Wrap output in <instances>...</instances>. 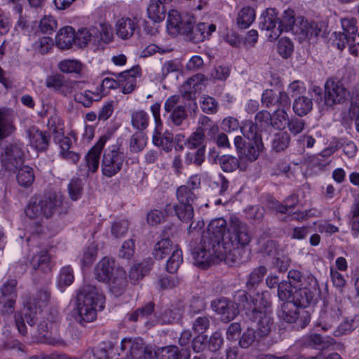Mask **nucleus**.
<instances>
[{
	"instance_id": "obj_36",
	"label": "nucleus",
	"mask_w": 359,
	"mask_h": 359,
	"mask_svg": "<svg viewBox=\"0 0 359 359\" xmlns=\"http://www.w3.org/2000/svg\"><path fill=\"white\" fill-rule=\"evenodd\" d=\"M57 67L62 73L81 74L85 65L79 60L65 59L58 63Z\"/></svg>"
},
{
	"instance_id": "obj_2",
	"label": "nucleus",
	"mask_w": 359,
	"mask_h": 359,
	"mask_svg": "<svg viewBox=\"0 0 359 359\" xmlns=\"http://www.w3.org/2000/svg\"><path fill=\"white\" fill-rule=\"evenodd\" d=\"M201 187V178L198 175L189 177L186 184L179 187L176 190V197L180 203L167 204L164 208L166 215H176L184 222H190L194 216V204L198 198Z\"/></svg>"
},
{
	"instance_id": "obj_32",
	"label": "nucleus",
	"mask_w": 359,
	"mask_h": 359,
	"mask_svg": "<svg viewBox=\"0 0 359 359\" xmlns=\"http://www.w3.org/2000/svg\"><path fill=\"white\" fill-rule=\"evenodd\" d=\"M136 27L137 25L133 20L123 18L116 22V33L122 39H127L133 36Z\"/></svg>"
},
{
	"instance_id": "obj_21",
	"label": "nucleus",
	"mask_w": 359,
	"mask_h": 359,
	"mask_svg": "<svg viewBox=\"0 0 359 359\" xmlns=\"http://www.w3.org/2000/svg\"><path fill=\"white\" fill-rule=\"evenodd\" d=\"M142 71L140 66H135L130 69L118 74L120 87L122 93L129 94L137 87V80L141 78Z\"/></svg>"
},
{
	"instance_id": "obj_15",
	"label": "nucleus",
	"mask_w": 359,
	"mask_h": 359,
	"mask_svg": "<svg viewBox=\"0 0 359 359\" xmlns=\"http://www.w3.org/2000/svg\"><path fill=\"white\" fill-rule=\"evenodd\" d=\"M348 95L347 89L339 81L328 79L325 84V103L327 106L342 103Z\"/></svg>"
},
{
	"instance_id": "obj_30",
	"label": "nucleus",
	"mask_w": 359,
	"mask_h": 359,
	"mask_svg": "<svg viewBox=\"0 0 359 359\" xmlns=\"http://www.w3.org/2000/svg\"><path fill=\"white\" fill-rule=\"evenodd\" d=\"M102 97V93L97 87L94 90H85L74 95L75 100L85 107H90L94 102H98Z\"/></svg>"
},
{
	"instance_id": "obj_9",
	"label": "nucleus",
	"mask_w": 359,
	"mask_h": 359,
	"mask_svg": "<svg viewBox=\"0 0 359 359\" xmlns=\"http://www.w3.org/2000/svg\"><path fill=\"white\" fill-rule=\"evenodd\" d=\"M60 317L57 311L47 313L41 320L38 325V334L42 343L53 346L62 344V341L57 338Z\"/></svg>"
},
{
	"instance_id": "obj_64",
	"label": "nucleus",
	"mask_w": 359,
	"mask_h": 359,
	"mask_svg": "<svg viewBox=\"0 0 359 359\" xmlns=\"http://www.w3.org/2000/svg\"><path fill=\"white\" fill-rule=\"evenodd\" d=\"M287 126L292 135H297L304 130L306 122L299 118L292 117L287 122Z\"/></svg>"
},
{
	"instance_id": "obj_27",
	"label": "nucleus",
	"mask_w": 359,
	"mask_h": 359,
	"mask_svg": "<svg viewBox=\"0 0 359 359\" xmlns=\"http://www.w3.org/2000/svg\"><path fill=\"white\" fill-rule=\"evenodd\" d=\"M114 261L104 257L99 262L95 268V277L99 281L105 282L110 280L115 274Z\"/></svg>"
},
{
	"instance_id": "obj_53",
	"label": "nucleus",
	"mask_w": 359,
	"mask_h": 359,
	"mask_svg": "<svg viewBox=\"0 0 359 359\" xmlns=\"http://www.w3.org/2000/svg\"><path fill=\"white\" fill-rule=\"evenodd\" d=\"M147 144V140L142 133H135L130 140V149L132 152H139L142 150Z\"/></svg>"
},
{
	"instance_id": "obj_3",
	"label": "nucleus",
	"mask_w": 359,
	"mask_h": 359,
	"mask_svg": "<svg viewBox=\"0 0 359 359\" xmlns=\"http://www.w3.org/2000/svg\"><path fill=\"white\" fill-rule=\"evenodd\" d=\"M104 297L93 285L84 284L76 291L74 317L81 325L93 322L97 318V312L102 310Z\"/></svg>"
},
{
	"instance_id": "obj_44",
	"label": "nucleus",
	"mask_w": 359,
	"mask_h": 359,
	"mask_svg": "<svg viewBox=\"0 0 359 359\" xmlns=\"http://www.w3.org/2000/svg\"><path fill=\"white\" fill-rule=\"evenodd\" d=\"M149 122V116L143 110H137L131 114L132 126L139 130H143L147 128Z\"/></svg>"
},
{
	"instance_id": "obj_13",
	"label": "nucleus",
	"mask_w": 359,
	"mask_h": 359,
	"mask_svg": "<svg viewBox=\"0 0 359 359\" xmlns=\"http://www.w3.org/2000/svg\"><path fill=\"white\" fill-rule=\"evenodd\" d=\"M122 351L128 350L132 359H152L151 347L145 344L140 338L123 339L121 343Z\"/></svg>"
},
{
	"instance_id": "obj_39",
	"label": "nucleus",
	"mask_w": 359,
	"mask_h": 359,
	"mask_svg": "<svg viewBox=\"0 0 359 359\" xmlns=\"http://www.w3.org/2000/svg\"><path fill=\"white\" fill-rule=\"evenodd\" d=\"M293 111L299 116H303L309 113L313 108V102L311 98L305 96H299L293 102Z\"/></svg>"
},
{
	"instance_id": "obj_34",
	"label": "nucleus",
	"mask_w": 359,
	"mask_h": 359,
	"mask_svg": "<svg viewBox=\"0 0 359 359\" xmlns=\"http://www.w3.org/2000/svg\"><path fill=\"white\" fill-rule=\"evenodd\" d=\"M335 35L334 43L339 50H342L348 46L350 53L352 55H358L359 50L356 43H358V41H355L353 36L346 35L343 32L335 33Z\"/></svg>"
},
{
	"instance_id": "obj_22",
	"label": "nucleus",
	"mask_w": 359,
	"mask_h": 359,
	"mask_svg": "<svg viewBox=\"0 0 359 359\" xmlns=\"http://www.w3.org/2000/svg\"><path fill=\"white\" fill-rule=\"evenodd\" d=\"M109 137L107 135L100 137L96 144L89 150L86 156V165L88 168L86 175L90 172H97L99 167L100 153L105 146Z\"/></svg>"
},
{
	"instance_id": "obj_60",
	"label": "nucleus",
	"mask_w": 359,
	"mask_h": 359,
	"mask_svg": "<svg viewBox=\"0 0 359 359\" xmlns=\"http://www.w3.org/2000/svg\"><path fill=\"white\" fill-rule=\"evenodd\" d=\"M97 248L93 245H89L83 252V255L81 259L83 266H88L92 264L97 257Z\"/></svg>"
},
{
	"instance_id": "obj_46",
	"label": "nucleus",
	"mask_w": 359,
	"mask_h": 359,
	"mask_svg": "<svg viewBox=\"0 0 359 359\" xmlns=\"http://www.w3.org/2000/svg\"><path fill=\"white\" fill-rule=\"evenodd\" d=\"M290 136L287 132H279L274 135L272 140V148L276 151H281L288 147Z\"/></svg>"
},
{
	"instance_id": "obj_18",
	"label": "nucleus",
	"mask_w": 359,
	"mask_h": 359,
	"mask_svg": "<svg viewBox=\"0 0 359 359\" xmlns=\"http://www.w3.org/2000/svg\"><path fill=\"white\" fill-rule=\"evenodd\" d=\"M16 116V113L11 108L0 107V142L6 140L15 133Z\"/></svg>"
},
{
	"instance_id": "obj_45",
	"label": "nucleus",
	"mask_w": 359,
	"mask_h": 359,
	"mask_svg": "<svg viewBox=\"0 0 359 359\" xmlns=\"http://www.w3.org/2000/svg\"><path fill=\"white\" fill-rule=\"evenodd\" d=\"M34 174L33 169L28 166H22L18 172L17 180L18 184L25 187L30 186L34 181Z\"/></svg>"
},
{
	"instance_id": "obj_1",
	"label": "nucleus",
	"mask_w": 359,
	"mask_h": 359,
	"mask_svg": "<svg viewBox=\"0 0 359 359\" xmlns=\"http://www.w3.org/2000/svg\"><path fill=\"white\" fill-rule=\"evenodd\" d=\"M224 218L212 220L193 255L196 264L208 268L212 264L231 259L239 262L240 250L250 244L252 236L248 226L236 217H231L226 230Z\"/></svg>"
},
{
	"instance_id": "obj_26",
	"label": "nucleus",
	"mask_w": 359,
	"mask_h": 359,
	"mask_svg": "<svg viewBox=\"0 0 359 359\" xmlns=\"http://www.w3.org/2000/svg\"><path fill=\"white\" fill-rule=\"evenodd\" d=\"M162 127H155L152 142L156 147H161L165 151L169 152L173 147V134L169 130L162 133Z\"/></svg>"
},
{
	"instance_id": "obj_59",
	"label": "nucleus",
	"mask_w": 359,
	"mask_h": 359,
	"mask_svg": "<svg viewBox=\"0 0 359 359\" xmlns=\"http://www.w3.org/2000/svg\"><path fill=\"white\" fill-rule=\"evenodd\" d=\"M202 111L206 114H215L217 111L218 104L212 97L203 95L200 101Z\"/></svg>"
},
{
	"instance_id": "obj_5",
	"label": "nucleus",
	"mask_w": 359,
	"mask_h": 359,
	"mask_svg": "<svg viewBox=\"0 0 359 359\" xmlns=\"http://www.w3.org/2000/svg\"><path fill=\"white\" fill-rule=\"evenodd\" d=\"M252 303L253 309L245 312L246 316L252 323H256L257 337H266L270 334L273 326L271 304L264 296H258Z\"/></svg>"
},
{
	"instance_id": "obj_25",
	"label": "nucleus",
	"mask_w": 359,
	"mask_h": 359,
	"mask_svg": "<svg viewBox=\"0 0 359 359\" xmlns=\"http://www.w3.org/2000/svg\"><path fill=\"white\" fill-rule=\"evenodd\" d=\"M215 30L216 25L215 24L200 22L195 28L193 27L190 34L187 36L193 42L198 43L208 39Z\"/></svg>"
},
{
	"instance_id": "obj_7",
	"label": "nucleus",
	"mask_w": 359,
	"mask_h": 359,
	"mask_svg": "<svg viewBox=\"0 0 359 359\" xmlns=\"http://www.w3.org/2000/svg\"><path fill=\"white\" fill-rule=\"evenodd\" d=\"M112 34L110 26L105 22L96 23L89 27L81 28L76 33V42L81 48L92 43L97 45L100 41L109 43Z\"/></svg>"
},
{
	"instance_id": "obj_58",
	"label": "nucleus",
	"mask_w": 359,
	"mask_h": 359,
	"mask_svg": "<svg viewBox=\"0 0 359 359\" xmlns=\"http://www.w3.org/2000/svg\"><path fill=\"white\" fill-rule=\"evenodd\" d=\"M17 280L15 279H8L4 282L1 287V297L17 298Z\"/></svg>"
},
{
	"instance_id": "obj_37",
	"label": "nucleus",
	"mask_w": 359,
	"mask_h": 359,
	"mask_svg": "<svg viewBox=\"0 0 359 359\" xmlns=\"http://www.w3.org/2000/svg\"><path fill=\"white\" fill-rule=\"evenodd\" d=\"M148 17L155 22L163 21L165 17V8L163 3L151 0L147 8Z\"/></svg>"
},
{
	"instance_id": "obj_42",
	"label": "nucleus",
	"mask_w": 359,
	"mask_h": 359,
	"mask_svg": "<svg viewBox=\"0 0 359 359\" xmlns=\"http://www.w3.org/2000/svg\"><path fill=\"white\" fill-rule=\"evenodd\" d=\"M255 19V12L253 8L247 6L243 8L238 13L237 23L241 29L248 28Z\"/></svg>"
},
{
	"instance_id": "obj_4",
	"label": "nucleus",
	"mask_w": 359,
	"mask_h": 359,
	"mask_svg": "<svg viewBox=\"0 0 359 359\" xmlns=\"http://www.w3.org/2000/svg\"><path fill=\"white\" fill-rule=\"evenodd\" d=\"M50 299V292L47 288L39 290L34 297L27 296L23 304L25 309L24 318L21 314L15 315L16 327L20 334H26L27 330L25 322L30 325H35L37 320V309L46 306Z\"/></svg>"
},
{
	"instance_id": "obj_23",
	"label": "nucleus",
	"mask_w": 359,
	"mask_h": 359,
	"mask_svg": "<svg viewBox=\"0 0 359 359\" xmlns=\"http://www.w3.org/2000/svg\"><path fill=\"white\" fill-rule=\"evenodd\" d=\"M76 43V32L73 27L65 26L57 32L55 36V45L58 48L69 49Z\"/></svg>"
},
{
	"instance_id": "obj_16",
	"label": "nucleus",
	"mask_w": 359,
	"mask_h": 359,
	"mask_svg": "<svg viewBox=\"0 0 359 359\" xmlns=\"http://www.w3.org/2000/svg\"><path fill=\"white\" fill-rule=\"evenodd\" d=\"M25 135L28 145L36 151L43 152L48 149L51 138L48 132L32 126L26 130Z\"/></svg>"
},
{
	"instance_id": "obj_40",
	"label": "nucleus",
	"mask_w": 359,
	"mask_h": 359,
	"mask_svg": "<svg viewBox=\"0 0 359 359\" xmlns=\"http://www.w3.org/2000/svg\"><path fill=\"white\" fill-rule=\"evenodd\" d=\"M74 280V274L71 266H65L61 268L57 280V286L60 290L72 284Z\"/></svg>"
},
{
	"instance_id": "obj_52",
	"label": "nucleus",
	"mask_w": 359,
	"mask_h": 359,
	"mask_svg": "<svg viewBox=\"0 0 359 359\" xmlns=\"http://www.w3.org/2000/svg\"><path fill=\"white\" fill-rule=\"evenodd\" d=\"M298 203V197L296 195H291L284 201V204L278 201L273 202L272 208L281 213H286L288 209H292Z\"/></svg>"
},
{
	"instance_id": "obj_41",
	"label": "nucleus",
	"mask_w": 359,
	"mask_h": 359,
	"mask_svg": "<svg viewBox=\"0 0 359 359\" xmlns=\"http://www.w3.org/2000/svg\"><path fill=\"white\" fill-rule=\"evenodd\" d=\"M267 271V268L264 266L255 268L248 276L246 283L247 287L248 289L257 287L262 282Z\"/></svg>"
},
{
	"instance_id": "obj_19",
	"label": "nucleus",
	"mask_w": 359,
	"mask_h": 359,
	"mask_svg": "<svg viewBox=\"0 0 359 359\" xmlns=\"http://www.w3.org/2000/svg\"><path fill=\"white\" fill-rule=\"evenodd\" d=\"M291 100L288 93L285 91L280 92L279 107L274 111L271 118V124L273 128H284L289 121L287 110L290 109Z\"/></svg>"
},
{
	"instance_id": "obj_62",
	"label": "nucleus",
	"mask_w": 359,
	"mask_h": 359,
	"mask_svg": "<svg viewBox=\"0 0 359 359\" xmlns=\"http://www.w3.org/2000/svg\"><path fill=\"white\" fill-rule=\"evenodd\" d=\"M55 19L51 15H44L40 20L39 29L43 33L50 34L57 28Z\"/></svg>"
},
{
	"instance_id": "obj_50",
	"label": "nucleus",
	"mask_w": 359,
	"mask_h": 359,
	"mask_svg": "<svg viewBox=\"0 0 359 359\" xmlns=\"http://www.w3.org/2000/svg\"><path fill=\"white\" fill-rule=\"evenodd\" d=\"M154 309V304L149 302L144 306L137 309L131 313L129 316V319L133 322L137 321L138 320L147 319L152 314Z\"/></svg>"
},
{
	"instance_id": "obj_38",
	"label": "nucleus",
	"mask_w": 359,
	"mask_h": 359,
	"mask_svg": "<svg viewBox=\"0 0 359 359\" xmlns=\"http://www.w3.org/2000/svg\"><path fill=\"white\" fill-rule=\"evenodd\" d=\"M175 248L169 238H162L155 244L153 255L156 259H163Z\"/></svg>"
},
{
	"instance_id": "obj_61",
	"label": "nucleus",
	"mask_w": 359,
	"mask_h": 359,
	"mask_svg": "<svg viewBox=\"0 0 359 359\" xmlns=\"http://www.w3.org/2000/svg\"><path fill=\"white\" fill-rule=\"evenodd\" d=\"M280 94L277 95L275 92L271 89L264 91L262 95V103L266 107H271L277 105L279 107Z\"/></svg>"
},
{
	"instance_id": "obj_28",
	"label": "nucleus",
	"mask_w": 359,
	"mask_h": 359,
	"mask_svg": "<svg viewBox=\"0 0 359 359\" xmlns=\"http://www.w3.org/2000/svg\"><path fill=\"white\" fill-rule=\"evenodd\" d=\"M109 290L116 297L121 295L127 285L126 273L122 269H116L115 274L110 278Z\"/></svg>"
},
{
	"instance_id": "obj_8",
	"label": "nucleus",
	"mask_w": 359,
	"mask_h": 359,
	"mask_svg": "<svg viewBox=\"0 0 359 359\" xmlns=\"http://www.w3.org/2000/svg\"><path fill=\"white\" fill-rule=\"evenodd\" d=\"M2 149V163L9 170H17L24 162V143L19 139L12 138L11 141L0 142Z\"/></svg>"
},
{
	"instance_id": "obj_54",
	"label": "nucleus",
	"mask_w": 359,
	"mask_h": 359,
	"mask_svg": "<svg viewBox=\"0 0 359 359\" xmlns=\"http://www.w3.org/2000/svg\"><path fill=\"white\" fill-rule=\"evenodd\" d=\"M258 296H261L260 294H257L256 297H254L251 302L248 301L247 294L245 291H239L235 296V304L238 307H241L243 309L246 310V312L252 311L253 309V303L252 302L258 298Z\"/></svg>"
},
{
	"instance_id": "obj_56",
	"label": "nucleus",
	"mask_w": 359,
	"mask_h": 359,
	"mask_svg": "<svg viewBox=\"0 0 359 359\" xmlns=\"http://www.w3.org/2000/svg\"><path fill=\"white\" fill-rule=\"evenodd\" d=\"M219 163L224 172H233L238 166L237 158L230 155H224L219 158Z\"/></svg>"
},
{
	"instance_id": "obj_11",
	"label": "nucleus",
	"mask_w": 359,
	"mask_h": 359,
	"mask_svg": "<svg viewBox=\"0 0 359 359\" xmlns=\"http://www.w3.org/2000/svg\"><path fill=\"white\" fill-rule=\"evenodd\" d=\"M195 21L191 15H182L177 10H171L168 15L167 29L168 33L172 36H176L178 34L188 35Z\"/></svg>"
},
{
	"instance_id": "obj_24",
	"label": "nucleus",
	"mask_w": 359,
	"mask_h": 359,
	"mask_svg": "<svg viewBox=\"0 0 359 359\" xmlns=\"http://www.w3.org/2000/svg\"><path fill=\"white\" fill-rule=\"evenodd\" d=\"M156 359H189L190 351L187 348L180 350L176 346L162 347L156 353Z\"/></svg>"
},
{
	"instance_id": "obj_35",
	"label": "nucleus",
	"mask_w": 359,
	"mask_h": 359,
	"mask_svg": "<svg viewBox=\"0 0 359 359\" xmlns=\"http://www.w3.org/2000/svg\"><path fill=\"white\" fill-rule=\"evenodd\" d=\"M204 76L197 74L189 79L181 88V93L186 100H194L197 90L198 83L201 81Z\"/></svg>"
},
{
	"instance_id": "obj_20",
	"label": "nucleus",
	"mask_w": 359,
	"mask_h": 359,
	"mask_svg": "<svg viewBox=\"0 0 359 359\" xmlns=\"http://www.w3.org/2000/svg\"><path fill=\"white\" fill-rule=\"evenodd\" d=\"M212 309L220 316L221 320L229 322L234 319L239 311L236 304L227 299H218L211 304Z\"/></svg>"
},
{
	"instance_id": "obj_33",
	"label": "nucleus",
	"mask_w": 359,
	"mask_h": 359,
	"mask_svg": "<svg viewBox=\"0 0 359 359\" xmlns=\"http://www.w3.org/2000/svg\"><path fill=\"white\" fill-rule=\"evenodd\" d=\"M152 266L151 259L134 264L129 272V278L133 284H136L149 272Z\"/></svg>"
},
{
	"instance_id": "obj_48",
	"label": "nucleus",
	"mask_w": 359,
	"mask_h": 359,
	"mask_svg": "<svg viewBox=\"0 0 359 359\" xmlns=\"http://www.w3.org/2000/svg\"><path fill=\"white\" fill-rule=\"evenodd\" d=\"M241 131L243 137L248 141L262 140L261 135L257 132V127L252 121H245L241 127Z\"/></svg>"
},
{
	"instance_id": "obj_63",
	"label": "nucleus",
	"mask_w": 359,
	"mask_h": 359,
	"mask_svg": "<svg viewBox=\"0 0 359 359\" xmlns=\"http://www.w3.org/2000/svg\"><path fill=\"white\" fill-rule=\"evenodd\" d=\"M53 40L48 36L39 38L33 44L34 49L41 54H45L49 52L52 48Z\"/></svg>"
},
{
	"instance_id": "obj_31",
	"label": "nucleus",
	"mask_w": 359,
	"mask_h": 359,
	"mask_svg": "<svg viewBox=\"0 0 359 359\" xmlns=\"http://www.w3.org/2000/svg\"><path fill=\"white\" fill-rule=\"evenodd\" d=\"M297 306H298L292 302L283 303L278 313L279 318L288 323L296 322L299 317Z\"/></svg>"
},
{
	"instance_id": "obj_47",
	"label": "nucleus",
	"mask_w": 359,
	"mask_h": 359,
	"mask_svg": "<svg viewBox=\"0 0 359 359\" xmlns=\"http://www.w3.org/2000/svg\"><path fill=\"white\" fill-rule=\"evenodd\" d=\"M183 262L182 250L175 248L166 263V270L170 273H175Z\"/></svg>"
},
{
	"instance_id": "obj_57",
	"label": "nucleus",
	"mask_w": 359,
	"mask_h": 359,
	"mask_svg": "<svg viewBox=\"0 0 359 359\" xmlns=\"http://www.w3.org/2000/svg\"><path fill=\"white\" fill-rule=\"evenodd\" d=\"M205 137V134L196 130L185 141V145L190 149L205 147L204 144Z\"/></svg>"
},
{
	"instance_id": "obj_43",
	"label": "nucleus",
	"mask_w": 359,
	"mask_h": 359,
	"mask_svg": "<svg viewBox=\"0 0 359 359\" xmlns=\"http://www.w3.org/2000/svg\"><path fill=\"white\" fill-rule=\"evenodd\" d=\"M305 343L312 348H325L330 344H335V340L332 337L325 339L318 334H312L306 337Z\"/></svg>"
},
{
	"instance_id": "obj_51",
	"label": "nucleus",
	"mask_w": 359,
	"mask_h": 359,
	"mask_svg": "<svg viewBox=\"0 0 359 359\" xmlns=\"http://www.w3.org/2000/svg\"><path fill=\"white\" fill-rule=\"evenodd\" d=\"M279 23L280 28H282V32L292 30L295 24L294 11L290 8L285 10Z\"/></svg>"
},
{
	"instance_id": "obj_6",
	"label": "nucleus",
	"mask_w": 359,
	"mask_h": 359,
	"mask_svg": "<svg viewBox=\"0 0 359 359\" xmlns=\"http://www.w3.org/2000/svg\"><path fill=\"white\" fill-rule=\"evenodd\" d=\"M62 205V196L50 193L41 198H33L25 209L26 215L32 219L41 221L50 217Z\"/></svg>"
},
{
	"instance_id": "obj_12",
	"label": "nucleus",
	"mask_w": 359,
	"mask_h": 359,
	"mask_svg": "<svg viewBox=\"0 0 359 359\" xmlns=\"http://www.w3.org/2000/svg\"><path fill=\"white\" fill-rule=\"evenodd\" d=\"M318 290L316 278L313 276H309L306 286L299 287L293 293V302L298 306L306 308L313 301Z\"/></svg>"
},
{
	"instance_id": "obj_14",
	"label": "nucleus",
	"mask_w": 359,
	"mask_h": 359,
	"mask_svg": "<svg viewBox=\"0 0 359 359\" xmlns=\"http://www.w3.org/2000/svg\"><path fill=\"white\" fill-rule=\"evenodd\" d=\"M278 12L276 8H267L260 17L259 27L269 32L268 38L271 41L277 39L282 33L280 26Z\"/></svg>"
},
{
	"instance_id": "obj_49",
	"label": "nucleus",
	"mask_w": 359,
	"mask_h": 359,
	"mask_svg": "<svg viewBox=\"0 0 359 359\" xmlns=\"http://www.w3.org/2000/svg\"><path fill=\"white\" fill-rule=\"evenodd\" d=\"M258 244L261 245L260 250L262 253L273 257L279 255L280 251L276 241L272 240L264 241V239L259 238Z\"/></svg>"
},
{
	"instance_id": "obj_55",
	"label": "nucleus",
	"mask_w": 359,
	"mask_h": 359,
	"mask_svg": "<svg viewBox=\"0 0 359 359\" xmlns=\"http://www.w3.org/2000/svg\"><path fill=\"white\" fill-rule=\"evenodd\" d=\"M83 184L79 178L72 179L68 185V193L73 201L78 200L82 194Z\"/></svg>"
},
{
	"instance_id": "obj_17",
	"label": "nucleus",
	"mask_w": 359,
	"mask_h": 359,
	"mask_svg": "<svg viewBox=\"0 0 359 359\" xmlns=\"http://www.w3.org/2000/svg\"><path fill=\"white\" fill-rule=\"evenodd\" d=\"M340 316L341 311L336 302L327 304L321 311L316 326L320 327L323 331H328L338 323Z\"/></svg>"
},
{
	"instance_id": "obj_10",
	"label": "nucleus",
	"mask_w": 359,
	"mask_h": 359,
	"mask_svg": "<svg viewBox=\"0 0 359 359\" xmlns=\"http://www.w3.org/2000/svg\"><path fill=\"white\" fill-rule=\"evenodd\" d=\"M124 161L125 155L120 146H109L103 154L101 161L102 174L106 177H112L121 171Z\"/></svg>"
},
{
	"instance_id": "obj_29",
	"label": "nucleus",
	"mask_w": 359,
	"mask_h": 359,
	"mask_svg": "<svg viewBox=\"0 0 359 359\" xmlns=\"http://www.w3.org/2000/svg\"><path fill=\"white\" fill-rule=\"evenodd\" d=\"M264 146L262 140L254 141H248L243 151L241 153L243 158L252 162L258 159L261 154L263 153Z\"/></svg>"
}]
</instances>
